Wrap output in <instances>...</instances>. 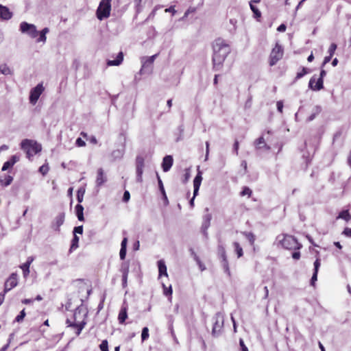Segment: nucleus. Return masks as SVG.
<instances>
[{
    "instance_id": "f257e3e1",
    "label": "nucleus",
    "mask_w": 351,
    "mask_h": 351,
    "mask_svg": "<svg viewBox=\"0 0 351 351\" xmlns=\"http://www.w3.org/2000/svg\"><path fill=\"white\" fill-rule=\"evenodd\" d=\"M214 53L213 56V68L215 71H219L223 66V63L230 52V48L225 40L219 38L213 44Z\"/></svg>"
},
{
    "instance_id": "f03ea898",
    "label": "nucleus",
    "mask_w": 351,
    "mask_h": 351,
    "mask_svg": "<svg viewBox=\"0 0 351 351\" xmlns=\"http://www.w3.org/2000/svg\"><path fill=\"white\" fill-rule=\"evenodd\" d=\"M87 312L82 307L76 308L71 318H67L66 324L69 327H71L77 330L76 335H79L82 329L84 328L86 322V317Z\"/></svg>"
},
{
    "instance_id": "7ed1b4c3",
    "label": "nucleus",
    "mask_w": 351,
    "mask_h": 351,
    "mask_svg": "<svg viewBox=\"0 0 351 351\" xmlns=\"http://www.w3.org/2000/svg\"><path fill=\"white\" fill-rule=\"evenodd\" d=\"M20 30L22 33L27 34L32 38H36L37 43H45L47 40L46 34L49 32V28L45 27L40 32L36 29V27L33 24L27 22H22L20 24Z\"/></svg>"
},
{
    "instance_id": "20e7f679",
    "label": "nucleus",
    "mask_w": 351,
    "mask_h": 351,
    "mask_svg": "<svg viewBox=\"0 0 351 351\" xmlns=\"http://www.w3.org/2000/svg\"><path fill=\"white\" fill-rule=\"evenodd\" d=\"M21 149L26 153L27 158L32 160V158L42 150L41 145L36 141L25 139L21 143Z\"/></svg>"
},
{
    "instance_id": "39448f33",
    "label": "nucleus",
    "mask_w": 351,
    "mask_h": 351,
    "mask_svg": "<svg viewBox=\"0 0 351 351\" xmlns=\"http://www.w3.org/2000/svg\"><path fill=\"white\" fill-rule=\"evenodd\" d=\"M281 246L289 250H299L302 247L298 239L293 236L289 234H281L278 237Z\"/></svg>"
},
{
    "instance_id": "423d86ee",
    "label": "nucleus",
    "mask_w": 351,
    "mask_h": 351,
    "mask_svg": "<svg viewBox=\"0 0 351 351\" xmlns=\"http://www.w3.org/2000/svg\"><path fill=\"white\" fill-rule=\"evenodd\" d=\"M283 56L284 49L282 46L277 42L272 48L269 56V66H273L276 65L277 62L283 58Z\"/></svg>"
},
{
    "instance_id": "0eeeda50",
    "label": "nucleus",
    "mask_w": 351,
    "mask_h": 351,
    "mask_svg": "<svg viewBox=\"0 0 351 351\" xmlns=\"http://www.w3.org/2000/svg\"><path fill=\"white\" fill-rule=\"evenodd\" d=\"M111 12V5L105 3L104 2L99 3V5L96 11L97 18L99 21H102L110 16Z\"/></svg>"
},
{
    "instance_id": "6e6552de",
    "label": "nucleus",
    "mask_w": 351,
    "mask_h": 351,
    "mask_svg": "<svg viewBox=\"0 0 351 351\" xmlns=\"http://www.w3.org/2000/svg\"><path fill=\"white\" fill-rule=\"evenodd\" d=\"M18 285V275L16 273H12L5 280L4 289L2 293L5 295L8 291L16 287Z\"/></svg>"
},
{
    "instance_id": "1a4fd4ad",
    "label": "nucleus",
    "mask_w": 351,
    "mask_h": 351,
    "mask_svg": "<svg viewBox=\"0 0 351 351\" xmlns=\"http://www.w3.org/2000/svg\"><path fill=\"white\" fill-rule=\"evenodd\" d=\"M136 180L141 182L143 180V169L145 167V159L142 156H137L136 158Z\"/></svg>"
},
{
    "instance_id": "9d476101",
    "label": "nucleus",
    "mask_w": 351,
    "mask_h": 351,
    "mask_svg": "<svg viewBox=\"0 0 351 351\" xmlns=\"http://www.w3.org/2000/svg\"><path fill=\"white\" fill-rule=\"evenodd\" d=\"M44 89L45 88L43 84H38L36 87L31 90L29 95V102L32 104L35 105L36 104L40 96L44 91Z\"/></svg>"
},
{
    "instance_id": "9b49d317",
    "label": "nucleus",
    "mask_w": 351,
    "mask_h": 351,
    "mask_svg": "<svg viewBox=\"0 0 351 351\" xmlns=\"http://www.w3.org/2000/svg\"><path fill=\"white\" fill-rule=\"evenodd\" d=\"M308 86L313 90H319L324 88V80L318 78L315 80V78L312 77L309 80Z\"/></svg>"
},
{
    "instance_id": "f8f14e48",
    "label": "nucleus",
    "mask_w": 351,
    "mask_h": 351,
    "mask_svg": "<svg viewBox=\"0 0 351 351\" xmlns=\"http://www.w3.org/2000/svg\"><path fill=\"white\" fill-rule=\"evenodd\" d=\"M65 215L64 213H59L52 223L51 227L56 231H60V227L64 223Z\"/></svg>"
},
{
    "instance_id": "ddd939ff",
    "label": "nucleus",
    "mask_w": 351,
    "mask_h": 351,
    "mask_svg": "<svg viewBox=\"0 0 351 351\" xmlns=\"http://www.w3.org/2000/svg\"><path fill=\"white\" fill-rule=\"evenodd\" d=\"M173 163V157L170 155H167L163 158L162 162V168L165 172H167L170 170Z\"/></svg>"
},
{
    "instance_id": "4468645a",
    "label": "nucleus",
    "mask_w": 351,
    "mask_h": 351,
    "mask_svg": "<svg viewBox=\"0 0 351 351\" xmlns=\"http://www.w3.org/2000/svg\"><path fill=\"white\" fill-rule=\"evenodd\" d=\"M254 145L256 149H263L269 151L271 147L268 145L263 136L259 137L254 141Z\"/></svg>"
},
{
    "instance_id": "2eb2a0df",
    "label": "nucleus",
    "mask_w": 351,
    "mask_h": 351,
    "mask_svg": "<svg viewBox=\"0 0 351 351\" xmlns=\"http://www.w3.org/2000/svg\"><path fill=\"white\" fill-rule=\"evenodd\" d=\"M321 265V261L319 258H317L314 262V272L311 279V285L313 287H315V283L317 280V274Z\"/></svg>"
},
{
    "instance_id": "dca6fc26",
    "label": "nucleus",
    "mask_w": 351,
    "mask_h": 351,
    "mask_svg": "<svg viewBox=\"0 0 351 351\" xmlns=\"http://www.w3.org/2000/svg\"><path fill=\"white\" fill-rule=\"evenodd\" d=\"M12 17V13L9 8L0 4V18L3 20H9Z\"/></svg>"
},
{
    "instance_id": "f3484780",
    "label": "nucleus",
    "mask_w": 351,
    "mask_h": 351,
    "mask_svg": "<svg viewBox=\"0 0 351 351\" xmlns=\"http://www.w3.org/2000/svg\"><path fill=\"white\" fill-rule=\"evenodd\" d=\"M19 160V157L16 155L12 156L9 160L5 162L3 165L1 170L3 171L12 167L16 162Z\"/></svg>"
},
{
    "instance_id": "a211bd4d",
    "label": "nucleus",
    "mask_w": 351,
    "mask_h": 351,
    "mask_svg": "<svg viewBox=\"0 0 351 351\" xmlns=\"http://www.w3.org/2000/svg\"><path fill=\"white\" fill-rule=\"evenodd\" d=\"M202 180V173L200 171H199L193 180L194 197H195L198 193Z\"/></svg>"
},
{
    "instance_id": "6ab92c4d",
    "label": "nucleus",
    "mask_w": 351,
    "mask_h": 351,
    "mask_svg": "<svg viewBox=\"0 0 351 351\" xmlns=\"http://www.w3.org/2000/svg\"><path fill=\"white\" fill-rule=\"evenodd\" d=\"M106 182V178L104 175V171L102 168L97 169L96 184L97 186H101Z\"/></svg>"
},
{
    "instance_id": "aec40b11",
    "label": "nucleus",
    "mask_w": 351,
    "mask_h": 351,
    "mask_svg": "<svg viewBox=\"0 0 351 351\" xmlns=\"http://www.w3.org/2000/svg\"><path fill=\"white\" fill-rule=\"evenodd\" d=\"M223 320H219L217 319L213 326L212 329V335L213 336H216L218 334H219L223 328Z\"/></svg>"
},
{
    "instance_id": "412c9836",
    "label": "nucleus",
    "mask_w": 351,
    "mask_h": 351,
    "mask_svg": "<svg viewBox=\"0 0 351 351\" xmlns=\"http://www.w3.org/2000/svg\"><path fill=\"white\" fill-rule=\"evenodd\" d=\"M128 318V308L127 306H123L121 308L118 315L119 323L121 324H125L126 319Z\"/></svg>"
},
{
    "instance_id": "4be33fe9",
    "label": "nucleus",
    "mask_w": 351,
    "mask_h": 351,
    "mask_svg": "<svg viewBox=\"0 0 351 351\" xmlns=\"http://www.w3.org/2000/svg\"><path fill=\"white\" fill-rule=\"evenodd\" d=\"M32 261H33V258L29 257L27 261L25 263H23V265H21L20 266L21 269L23 270L24 277H26L29 275V267H30V265L32 263Z\"/></svg>"
},
{
    "instance_id": "5701e85b",
    "label": "nucleus",
    "mask_w": 351,
    "mask_h": 351,
    "mask_svg": "<svg viewBox=\"0 0 351 351\" xmlns=\"http://www.w3.org/2000/svg\"><path fill=\"white\" fill-rule=\"evenodd\" d=\"M158 276L161 277L162 276H168L167 266L163 260H160L158 261Z\"/></svg>"
},
{
    "instance_id": "b1692460",
    "label": "nucleus",
    "mask_w": 351,
    "mask_h": 351,
    "mask_svg": "<svg viewBox=\"0 0 351 351\" xmlns=\"http://www.w3.org/2000/svg\"><path fill=\"white\" fill-rule=\"evenodd\" d=\"M123 60V53L122 51H120L118 53L117 58L115 60H108L107 62V65L108 66H119L121 64Z\"/></svg>"
},
{
    "instance_id": "393cba45",
    "label": "nucleus",
    "mask_w": 351,
    "mask_h": 351,
    "mask_svg": "<svg viewBox=\"0 0 351 351\" xmlns=\"http://www.w3.org/2000/svg\"><path fill=\"white\" fill-rule=\"evenodd\" d=\"M83 211L84 207L80 204H78L75 206V213L78 220L80 221H84Z\"/></svg>"
},
{
    "instance_id": "a878e982",
    "label": "nucleus",
    "mask_w": 351,
    "mask_h": 351,
    "mask_svg": "<svg viewBox=\"0 0 351 351\" xmlns=\"http://www.w3.org/2000/svg\"><path fill=\"white\" fill-rule=\"evenodd\" d=\"M337 219H342L346 221H349L351 219V215L350 214L348 210H344L339 213Z\"/></svg>"
},
{
    "instance_id": "bb28decb",
    "label": "nucleus",
    "mask_w": 351,
    "mask_h": 351,
    "mask_svg": "<svg viewBox=\"0 0 351 351\" xmlns=\"http://www.w3.org/2000/svg\"><path fill=\"white\" fill-rule=\"evenodd\" d=\"M13 181V178L11 176H5L4 178H0V185L1 186H7L10 185Z\"/></svg>"
},
{
    "instance_id": "cd10ccee",
    "label": "nucleus",
    "mask_w": 351,
    "mask_h": 351,
    "mask_svg": "<svg viewBox=\"0 0 351 351\" xmlns=\"http://www.w3.org/2000/svg\"><path fill=\"white\" fill-rule=\"evenodd\" d=\"M258 1H252L250 3V8H251L252 11L253 12V13L254 14V17L256 19H259L261 17V12L258 10L257 7H256L254 5H253V3H257Z\"/></svg>"
},
{
    "instance_id": "c85d7f7f",
    "label": "nucleus",
    "mask_w": 351,
    "mask_h": 351,
    "mask_svg": "<svg viewBox=\"0 0 351 351\" xmlns=\"http://www.w3.org/2000/svg\"><path fill=\"white\" fill-rule=\"evenodd\" d=\"M158 179L159 188H160V191H161V193L162 194L164 202H165V204L167 205V204H169V200H168V198L167 197V195H166V193H165V189H164V186H163L162 182L160 180L159 176L158 177Z\"/></svg>"
},
{
    "instance_id": "c756f323",
    "label": "nucleus",
    "mask_w": 351,
    "mask_h": 351,
    "mask_svg": "<svg viewBox=\"0 0 351 351\" xmlns=\"http://www.w3.org/2000/svg\"><path fill=\"white\" fill-rule=\"evenodd\" d=\"M309 72L310 70L308 69L306 67H302L301 71L297 73V75L294 79V82H297L299 79L302 78Z\"/></svg>"
},
{
    "instance_id": "7c9ffc66",
    "label": "nucleus",
    "mask_w": 351,
    "mask_h": 351,
    "mask_svg": "<svg viewBox=\"0 0 351 351\" xmlns=\"http://www.w3.org/2000/svg\"><path fill=\"white\" fill-rule=\"evenodd\" d=\"M233 247L234 248V251L237 255V257L240 258V257L243 256V248L241 247L240 244L238 242H234Z\"/></svg>"
},
{
    "instance_id": "2f4dec72",
    "label": "nucleus",
    "mask_w": 351,
    "mask_h": 351,
    "mask_svg": "<svg viewBox=\"0 0 351 351\" xmlns=\"http://www.w3.org/2000/svg\"><path fill=\"white\" fill-rule=\"evenodd\" d=\"M79 240V237L76 234H75L71 241V244L69 250L70 252H72L73 250H75L78 247Z\"/></svg>"
},
{
    "instance_id": "473e14b6",
    "label": "nucleus",
    "mask_w": 351,
    "mask_h": 351,
    "mask_svg": "<svg viewBox=\"0 0 351 351\" xmlns=\"http://www.w3.org/2000/svg\"><path fill=\"white\" fill-rule=\"evenodd\" d=\"M143 0H134V8L137 14L143 11Z\"/></svg>"
},
{
    "instance_id": "72a5a7b5",
    "label": "nucleus",
    "mask_w": 351,
    "mask_h": 351,
    "mask_svg": "<svg viewBox=\"0 0 351 351\" xmlns=\"http://www.w3.org/2000/svg\"><path fill=\"white\" fill-rule=\"evenodd\" d=\"M120 271L122 275L128 276L129 273V263L128 262H124L121 263Z\"/></svg>"
},
{
    "instance_id": "f704fd0d",
    "label": "nucleus",
    "mask_w": 351,
    "mask_h": 351,
    "mask_svg": "<svg viewBox=\"0 0 351 351\" xmlns=\"http://www.w3.org/2000/svg\"><path fill=\"white\" fill-rule=\"evenodd\" d=\"M0 72L5 75H11L12 71L7 64H3L0 65Z\"/></svg>"
},
{
    "instance_id": "c9c22d12",
    "label": "nucleus",
    "mask_w": 351,
    "mask_h": 351,
    "mask_svg": "<svg viewBox=\"0 0 351 351\" xmlns=\"http://www.w3.org/2000/svg\"><path fill=\"white\" fill-rule=\"evenodd\" d=\"M221 256H222L223 261V267H224L226 271L228 272V275H230V269H229L228 263V260L226 258V252L223 249Z\"/></svg>"
},
{
    "instance_id": "e433bc0d",
    "label": "nucleus",
    "mask_w": 351,
    "mask_h": 351,
    "mask_svg": "<svg viewBox=\"0 0 351 351\" xmlns=\"http://www.w3.org/2000/svg\"><path fill=\"white\" fill-rule=\"evenodd\" d=\"M38 171L43 176H46L49 171V167L48 165V163L46 162L45 164L40 167Z\"/></svg>"
},
{
    "instance_id": "4c0bfd02",
    "label": "nucleus",
    "mask_w": 351,
    "mask_h": 351,
    "mask_svg": "<svg viewBox=\"0 0 351 351\" xmlns=\"http://www.w3.org/2000/svg\"><path fill=\"white\" fill-rule=\"evenodd\" d=\"M252 194V190L247 186H244L240 193L241 196L247 195L248 197H250Z\"/></svg>"
},
{
    "instance_id": "58836bf2",
    "label": "nucleus",
    "mask_w": 351,
    "mask_h": 351,
    "mask_svg": "<svg viewBox=\"0 0 351 351\" xmlns=\"http://www.w3.org/2000/svg\"><path fill=\"white\" fill-rule=\"evenodd\" d=\"M162 287H163V293H164V294L166 296H171L172 293H173V290H172L171 286L170 285L169 287H167L165 284H162Z\"/></svg>"
},
{
    "instance_id": "ea45409f",
    "label": "nucleus",
    "mask_w": 351,
    "mask_h": 351,
    "mask_svg": "<svg viewBox=\"0 0 351 351\" xmlns=\"http://www.w3.org/2000/svg\"><path fill=\"white\" fill-rule=\"evenodd\" d=\"M148 337H149V329H148V328L145 327L142 330L141 339L143 341L147 339Z\"/></svg>"
},
{
    "instance_id": "a19ab883",
    "label": "nucleus",
    "mask_w": 351,
    "mask_h": 351,
    "mask_svg": "<svg viewBox=\"0 0 351 351\" xmlns=\"http://www.w3.org/2000/svg\"><path fill=\"white\" fill-rule=\"evenodd\" d=\"M101 351H109L108 350V342L106 339L103 340L99 345Z\"/></svg>"
},
{
    "instance_id": "79ce46f5",
    "label": "nucleus",
    "mask_w": 351,
    "mask_h": 351,
    "mask_svg": "<svg viewBox=\"0 0 351 351\" xmlns=\"http://www.w3.org/2000/svg\"><path fill=\"white\" fill-rule=\"evenodd\" d=\"M245 235L251 245H254L255 241V236L252 232H246Z\"/></svg>"
},
{
    "instance_id": "37998d69",
    "label": "nucleus",
    "mask_w": 351,
    "mask_h": 351,
    "mask_svg": "<svg viewBox=\"0 0 351 351\" xmlns=\"http://www.w3.org/2000/svg\"><path fill=\"white\" fill-rule=\"evenodd\" d=\"M25 309H23L20 313L16 317L15 321L17 322H21L23 320L24 317H25Z\"/></svg>"
},
{
    "instance_id": "c03bdc74",
    "label": "nucleus",
    "mask_w": 351,
    "mask_h": 351,
    "mask_svg": "<svg viewBox=\"0 0 351 351\" xmlns=\"http://www.w3.org/2000/svg\"><path fill=\"white\" fill-rule=\"evenodd\" d=\"M337 45L335 43H332L330 47H329V49H328V53L329 55H330V56H333L336 49H337Z\"/></svg>"
},
{
    "instance_id": "a18cd8bd",
    "label": "nucleus",
    "mask_w": 351,
    "mask_h": 351,
    "mask_svg": "<svg viewBox=\"0 0 351 351\" xmlns=\"http://www.w3.org/2000/svg\"><path fill=\"white\" fill-rule=\"evenodd\" d=\"M126 252H127V248L121 247V250L119 252V256H120V258L121 260H124L125 258Z\"/></svg>"
},
{
    "instance_id": "49530a36",
    "label": "nucleus",
    "mask_w": 351,
    "mask_h": 351,
    "mask_svg": "<svg viewBox=\"0 0 351 351\" xmlns=\"http://www.w3.org/2000/svg\"><path fill=\"white\" fill-rule=\"evenodd\" d=\"M84 191H81V190H78L77 193V199L79 203L82 202L84 198Z\"/></svg>"
},
{
    "instance_id": "de8ad7c7",
    "label": "nucleus",
    "mask_w": 351,
    "mask_h": 351,
    "mask_svg": "<svg viewBox=\"0 0 351 351\" xmlns=\"http://www.w3.org/2000/svg\"><path fill=\"white\" fill-rule=\"evenodd\" d=\"M75 145L77 147H85L86 146V143L81 138H77L76 139V141H75Z\"/></svg>"
},
{
    "instance_id": "09e8293b",
    "label": "nucleus",
    "mask_w": 351,
    "mask_h": 351,
    "mask_svg": "<svg viewBox=\"0 0 351 351\" xmlns=\"http://www.w3.org/2000/svg\"><path fill=\"white\" fill-rule=\"evenodd\" d=\"M82 233H83V226H77V227L74 228V230H73L74 235L76 234H82Z\"/></svg>"
},
{
    "instance_id": "8fccbe9b",
    "label": "nucleus",
    "mask_w": 351,
    "mask_h": 351,
    "mask_svg": "<svg viewBox=\"0 0 351 351\" xmlns=\"http://www.w3.org/2000/svg\"><path fill=\"white\" fill-rule=\"evenodd\" d=\"M239 346L241 348V351H249L248 348L245 346L244 341L242 339H239Z\"/></svg>"
},
{
    "instance_id": "3c124183",
    "label": "nucleus",
    "mask_w": 351,
    "mask_h": 351,
    "mask_svg": "<svg viewBox=\"0 0 351 351\" xmlns=\"http://www.w3.org/2000/svg\"><path fill=\"white\" fill-rule=\"evenodd\" d=\"M130 199V193L128 191H125L123 193V201L128 202Z\"/></svg>"
},
{
    "instance_id": "603ef678",
    "label": "nucleus",
    "mask_w": 351,
    "mask_h": 351,
    "mask_svg": "<svg viewBox=\"0 0 351 351\" xmlns=\"http://www.w3.org/2000/svg\"><path fill=\"white\" fill-rule=\"evenodd\" d=\"M157 56H158V54H155V55H154V56H152L149 57V58L147 59V60H146L145 63H147V64H153V63H154V60H155V59H156V58Z\"/></svg>"
},
{
    "instance_id": "864d4df0",
    "label": "nucleus",
    "mask_w": 351,
    "mask_h": 351,
    "mask_svg": "<svg viewBox=\"0 0 351 351\" xmlns=\"http://www.w3.org/2000/svg\"><path fill=\"white\" fill-rule=\"evenodd\" d=\"M342 234H344L345 236L348 237H350L351 238V228H344Z\"/></svg>"
},
{
    "instance_id": "5fc2aeb1",
    "label": "nucleus",
    "mask_w": 351,
    "mask_h": 351,
    "mask_svg": "<svg viewBox=\"0 0 351 351\" xmlns=\"http://www.w3.org/2000/svg\"><path fill=\"white\" fill-rule=\"evenodd\" d=\"M277 109L279 112L282 113V109H283V102L282 101H278L276 103Z\"/></svg>"
},
{
    "instance_id": "6e6d98bb",
    "label": "nucleus",
    "mask_w": 351,
    "mask_h": 351,
    "mask_svg": "<svg viewBox=\"0 0 351 351\" xmlns=\"http://www.w3.org/2000/svg\"><path fill=\"white\" fill-rule=\"evenodd\" d=\"M165 12H171V13H172L173 15H174L176 12V10L175 9V6L172 5L168 8H166Z\"/></svg>"
},
{
    "instance_id": "4d7b16f0",
    "label": "nucleus",
    "mask_w": 351,
    "mask_h": 351,
    "mask_svg": "<svg viewBox=\"0 0 351 351\" xmlns=\"http://www.w3.org/2000/svg\"><path fill=\"white\" fill-rule=\"evenodd\" d=\"M301 254L298 251H295L292 253V258L295 260H299L300 258Z\"/></svg>"
},
{
    "instance_id": "13d9d810",
    "label": "nucleus",
    "mask_w": 351,
    "mask_h": 351,
    "mask_svg": "<svg viewBox=\"0 0 351 351\" xmlns=\"http://www.w3.org/2000/svg\"><path fill=\"white\" fill-rule=\"evenodd\" d=\"M127 244H128V238L124 237L121 241V247L127 248Z\"/></svg>"
},
{
    "instance_id": "bf43d9fd",
    "label": "nucleus",
    "mask_w": 351,
    "mask_h": 351,
    "mask_svg": "<svg viewBox=\"0 0 351 351\" xmlns=\"http://www.w3.org/2000/svg\"><path fill=\"white\" fill-rule=\"evenodd\" d=\"M286 29H287V26L285 24H281L280 25L278 26V27L277 28V30L278 32H285Z\"/></svg>"
},
{
    "instance_id": "052dcab7",
    "label": "nucleus",
    "mask_w": 351,
    "mask_h": 351,
    "mask_svg": "<svg viewBox=\"0 0 351 351\" xmlns=\"http://www.w3.org/2000/svg\"><path fill=\"white\" fill-rule=\"evenodd\" d=\"M332 56H330V55H328L324 58L322 66H324L326 63L329 62L331 60Z\"/></svg>"
},
{
    "instance_id": "680f3d73",
    "label": "nucleus",
    "mask_w": 351,
    "mask_h": 351,
    "mask_svg": "<svg viewBox=\"0 0 351 351\" xmlns=\"http://www.w3.org/2000/svg\"><path fill=\"white\" fill-rule=\"evenodd\" d=\"M33 299H24L22 300V303L24 304H29L34 302Z\"/></svg>"
},
{
    "instance_id": "e2e57ef3",
    "label": "nucleus",
    "mask_w": 351,
    "mask_h": 351,
    "mask_svg": "<svg viewBox=\"0 0 351 351\" xmlns=\"http://www.w3.org/2000/svg\"><path fill=\"white\" fill-rule=\"evenodd\" d=\"M139 247H140V243L138 241H136L134 245H133V249L134 250L136 251V250H139Z\"/></svg>"
},
{
    "instance_id": "0e129e2a",
    "label": "nucleus",
    "mask_w": 351,
    "mask_h": 351,
    "mask_svg": "<svg viewBox=\"0 0 351 351\" xmlns=\"http://www.w3.org/2000/svg\"><path fill=\"white\" fill-rule=\"evenodd\" d=\"M88 141L93 143V144H97V138L95 137V136H91L90 138H88Z\"/></svg>"
},
{
    "instance_id": "69168bd1",
    "label": "nucleus",
    "mask_w": 351,
    "mask_h": 351,
    "mask_svg": "<svg viewBox=\"0 0 351 351\" xmlns=\"http://www.w3.org/2000/svg\"><path fill=\"white\" fill-rule=\"evenodd\" d=\"M239 146V144L238 141H235V142L234 143V149L237 154H238Z\"/></svg>"
},
{
    "instance_id": "338daca9",
    "label": "nucleus",
    "mask_w": 351,
    "mask_h": 351,
    "mask_svg": "<svg viewBox=\"0 0 351 351\" xmlns=\"http://www.w3.org/2000/svg\"><path fill=\"white\" fill-rule=\"evenodd\" d=\"M326 75V72L325 70L324 69H322L321 70V72H320V76L319 78H322V80H324V76Z\"/></svg>"
},
{
    "instance_id": "774afa93",
    "label": "nucleus",
    "mask_w": 351,
    "mask_h": 351,
    "mask_svg": "<svg viewBox=\"0 0 351 351\" xmlns=\"http://www.w3.org/2000/svg\"><path fill=\"white\" fill-rule=\"evenodd\" d=\"M10 346V343H6L5 345H4L1 349H0V351H6L8 350V348H9Z\"/></svg>"
}]
</instances>
